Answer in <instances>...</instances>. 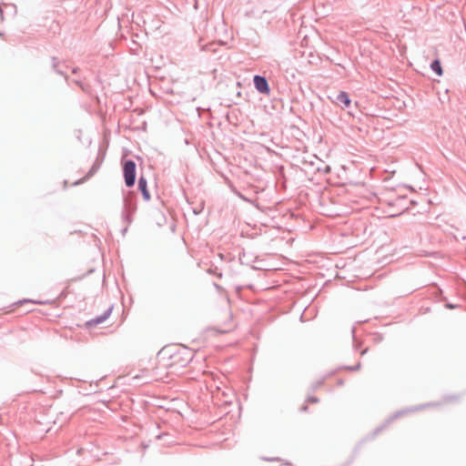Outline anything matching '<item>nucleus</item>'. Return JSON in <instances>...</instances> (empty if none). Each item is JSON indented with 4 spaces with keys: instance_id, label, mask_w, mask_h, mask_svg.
<instances>
[{
    "instance_id": "nucleus-1",
    "label": "nucleus",
    "mask_w": 466,
    "mask_h": 466,
    "mask_svg": "<svg viewBox=\"0 0 466 466\" xmlns=\"http://www.w3.org/2000/svg\"><path fill=\"white\" fill-rule=\"evenodd\" d=\"M192 358V350L181 344L167 345L157 355V365L167 370L183 368Z\"/></svg>"
},
{
    "instance_id": "nucleus-2",
    "label": "nucleus",
    "mask_w": 466,
    "mask_h": 466,
    "mask_svg": "<svg viewBox=\"0 0 466 466\" xmlns=\"http://www.w3.org/2000/svg\"><path fill=\"white\" fill-rule=\"evenodd\" d=\"M123 173L127 187L134 186L136 180V164L132 160H128L123 165Z\"/></svg>"
},
{
    "instance_id": "nucleus-3",
    "label": "nucleus",
    "mask_w": 466,
    "mask_h": 466,
    "mask_svg": "<svg viewBox=\"0 0 466 466\" xmlns=\"http://www.w3.org/2000/svg\"><path fill=\"white\" fill-rule=\"evenodd\" d=\"M254 85L257 90L262 94H268L270 89L268 85V81L265 77L260 76H254Z\"/></svg>"
},
{
    "instance_id": "nucleus-4",
    "label": "nucleus",
    "mask_w": 466,
    "mask_h": 466,
    "mask_svg": "<svg viewBox=\"0 0 466 466\" xmlns=\"http://www.w3.org/2000/svg\"><path fill=\"white\" fill-rule=\"evenodd\" d=\"M138 187L141 190L143 197L145 199L148 200L150 198V194L147 190V180L145 177H141L138 180Z\"/></svg>"
},
{
    "instance_id": "nucleus-5",
    "label": "nucleus",
    "mask_w": 466,
    "mask_h": 466,
    "mask_svg": "<svg viewBox=\"0 0 466 466\" xmlns=\"http://www.w3.org/2000/svg\"><path fill=\"white\" fill-rule=\"evenodd\" d=\"M109 313H110V310H107V312L105 313L103 316L90 319L89 321L86 322V326L91 328V327H96V326L103 323L108 317Z\"/></svg>"
},
{
    "instance_id": "nucleus-6",
    "label": "nucleus",
    "mask_w": 466,
    "mask_h": 466,
    "mask_svg": "<svg viewBox=\"0 0 466 466\" xmlns=\"http://www.w3.org/2000/svg\"><path fill=\"white\" fill-rule=\"evenodd\" d=\"M337 100L342 103L345 107H348L350 105V99L348 94L344 91L339 92V94L337 96Z\"/></svg>"
},
{
    "instance_id": "nucleus-7",
    "label": "nucleus",
    "mask_w": 466,
    "mask_h": 466,
    "mask_svg": "<svg viewBox=\"0 0 466 466\" xmlns=\"http://www.w3.org/2000/svg\"><path fill=\"white\" fill-rule=\"evenodd\" d=\"M431 69L436 72L438 76L442 75V68L439 59L434 60L431 65Z\"/></svg>"
},
{
    "instance_id": "nucleus-8",
    "label": "nucleus",
    "mask_w": 466,
    "mask_h": 466,
    "mask_svg": "<svg viewBox=\"0 0 466 466\" xmlns=\"http://www.w3.org/2000/svg\"><path fill=\"white\" fill-rule=\"evenodd\" d=\"M25 302H32V303H35V304H45L46 302L45 301H38V300H27V299H25V300H19L15 303L16 306H21L23 305Z\"/></svg>"
},
{
    "instance_id": "nucleus-9",
    "label": "nucleus",
    "mask_w": 466,
    "mask_h": 466,
    "mask_svg": "<svg viewBox=\"0 0 466 466\" xmlns=\"http://www.w3.org/2000/svg\"><path fill=\"white\" fill-rule=\"evenodd\" d=\"M232 329H234V324L233 322L231 321L229 324H228V327L225 329H221L222 332H227V331H229L231 330Z\"/></svg>"
}]
</instances>
